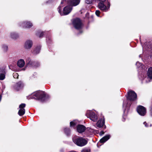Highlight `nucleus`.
I'll return each instance as SVG.
<instances>
[{"label": "nucleus", "instance_id": "nucleus-1", "mask_svg": "<svg viewBox=\"0 0 152 152\" xmlns=\"http://www.w3.org/2000/svg\"><path fill=\"white\" fill-rule=\"evenodd\" d=\"M48 96L42 91H37L34 92L30 96H28V99H34L43 102L45 101L48 98Z\"/></svg>", "mask_w": 152, "mask_h": 152}, {"label": "nucleus", "instance_id": "nucleus-2", "mask_svg": "<svg viewBox=\"0 0 152 152\" xmlns=\"http://www.w3.org/2000/svg\"><path fill=\"white\" fill-rule=\"evenodd\" d=\"M72 139L74 143L80 147L83 146L87 144L88 143V141L86 140L81 137H76L73 138Z\"/></svg>", "mask_w": 152, "mask_h": 152}, {"label": "nucleus", "instance_id": "nucleus-3", "mask_svg": "<svg viewBox=\"0 0 152 152\" xmlns=\"http://www.w3.org/2000/svg\"><path fill=\"white\" fill-rule=\"evenodd\" d=\"M66 3H65L61 4V3L58 8V12L61 15H66L68 14L72 10V6L70 5L69 6L67 5L64 8L63 10V13H62L61 10V8L63 6V4H65Z\"/></svg>", "mask_w": 152, "mask_h": 152}, {"label": "nucleus", "instance_id": "nucleus-4", "mask_svg": "<svg viewBox=\"0 0 152 152\" xmlns=\"http://www.w3.org/2000/svg\"><path fill=\"white\" fill-rule=\"evenodd\" d=\"M77 132L79 133H83L84 132L85 130H86V132H90V133L97 132V131L95 130L90 128H87L86 129V127L82 125H79L77 126Z\"/></svg>", "mask_w": 152, "mask_h": 152}, {"label": "nucleus", "instance_id": "nucleus-5", "mask_svg": "<svg viewBox=\"0 0 152 152\" xmlns=\"http://www.w3.org/2000/svg\"><path fill=\"white\" fill-rule=\"evenodd\" d=\"M86 115L88 118H89L93 121H96L98 117L97 115L95 113L92 111H87L86 112Z\"/></svg>", "mask_w": 152, "mask_h": 152}, {"label": "nucleus", "instance_id": "nucleus-6", "mask_svg": "<svg viewBox=\"0 0 152 152\" xmlns=\"http://www.w3.org/2000/svg\"><path fill=\"white\" fill-rule=\"evenodd\" d=\"M80 0H63L61 1V4L66 3L68 5L75 6L78 5L80 3Z\"/></svg>", "mask_w": 152, "mask_h": 152}, {"label": "nucleus", "instance_id": "nucleus-7", "mask_svg": "<svg viewBox=\"0 0 152 152\" xmlns=\"http://www.w3.org/2000/svg\"><path fill=\"white\" fill-rule=\"evenodd\" d=\"M72 23L75 28L77 29H80L82 27V23L79 18H77L74 19L73 20Z\"/></svg>", "mask_w": 152, "mask_h": 152}, {"label": "nucleus", "instance_id": "nucleus-8", "mask_svg": "<svg viewBox=\"0 0 152 152\" xmlns=\"http://www.w3.org/2000/svg\"><path fill=\"white\" fill-rule=\"evenodd\" d=\"M137 95L133 91H130L128 92L127 99L130 101H134L137 99Z\"/></svg>", "mask_w": 152, "mask_h": 152}, {"label": "nucleus", "instance_id": "nucleus-9", "mask_svg": "<svg viewBox=\"0 0 152 152\" xmlns=\"http://www.w3.org/2000/svg\"><path fill=\"white\" fill-rule=\"evenodd\" d=\"M137 111L138 113L141 116L145 115L146 113V109L144 107L140 105L137 108Z\"/></svg>", "mask_w": 152, "mask_h": 152}, {"label": "nucleus", "instance_id": "nucleus-10", "mask_svg": "<svg viewBox=\"0 0 152 152\" xmlns=\"http://www.w3.org/2000/svg\"><path fill=\"white\" fill-rule=\"evenodd\" d=\"M26 104H22L20 105L19 107L20 109L18 112V114L20 116H22L25 114V110L24 108Z\"/></svg>", "mask_w": 152, "mask_h": 152}, {"label": "nucleus", "instance_id": "nucleus-11", "mask_svg": "<svg viewBox=\"0 0 152 152\" xmlns=\"http://www.w3.org/2000/svg\"><path fill=\"white\" fill-rule=\"evenodd\" d=\"M20 25L23 28H30L32 26V24L30 22L25 21L20 23Z\"/></svg>", "mask_w": 152, "mask_h": 152}, {"label": "nucleus", "instance_id": "nucleus-12", "mask_svg": "<svg viewBox=\"0 0 152 152\" xmlns=\"http://www.w3.org/2000/svg\"><path fill=\"white\" fill-rule=\"evenodd\" d=\"M33 42L32 41L28 40H27L25 42L24 47L26 49H29L32 46Z\"/></svg>", "mask_w": 152, "mask_h": 152}, {"label": "nucleus", "instance_id": "nucleus-13", "mask_svg": "<svg viewBox=\"0 0 152 152\" xmlns=\"http://www.w3.org/2000/svg\"><path fill=\"white\" fill-rule=\"evenodd\" d=\"M98 7L100 10L103 11H106L108 10V9L104 3L99 2L98 4Z\"/></svg>", "mask_w": 152, "mask_h": 152}, {"label": "nucleus", "instance_id": "nucleus-14", "mask_svg": "<svg viewBox=\"0 0 152 152\" xmlns=\"http://www.w3.org/2000/svg\"><path fill=\"white\" fill-rule=\"evenodd\" d=\"M104 118H101L99 119L97 123V127L101 128L104 125Z\"/></svg>", "mask_w": 152, "mask_h": 152}, {"label": "nucleus", "instance_id": "nucleus-15", "mask_svg": "<svg viewBox=\"0 0 152 152\" xmlns=\"http://www.w3.org/2000/svg\"><path fill=\"white\" fill-rule=\"evenodd\" d=\"M110 135L109 134L104 136L100 140L99 142L102 143L110 139Z\"/></svg>", "mask_w": 152, "mask_h": 152}, {"label": "nucleus", "instance_id": "nucleus-16", "mask_svg": "<svg viewBox=\"0 0 152 152\" xmlns=\"http://www.w3.org/2000/svg\"><path fill=\"white\" fill-rule=\"evenodd\" d=\"M25 64V62L24 60L23 59H20L18 60L17 62L18 66L20 68L23 67Z\"/></svg>", "mask_w": 152, "mask_h": 152}, {"label": "nucleus", "instance_id": "nucleus-17", "mask_svg": "<svg viewBox=\"0 0 152 152\" xmlns=\"http://www.w3.org/2000/svg\"><path fill=\"white\" fill-rule=\"evenodd\" d=\"M23 86V82L20 81L16 85L15 87L16 90H18Z\"/></svg>", "mask_w": 152, "mask_h": 152}, {"label": "nucleus", "instance_id": "nucleus-18", "mask_svg": "<svg viewBox=\"0 0 152 152\" xmlns=\"http://www.w3.org/2000/svg\"><path fill=\"white\" fill-rule=\"evenodd\" d=\"M26 64L27 65L33 66V65H34V66L36 67H38L39 65V64L38 63L36 62H33L31 61H29L28 62H27Z\"/></svg>", "mask_w": 152, "mask_h": 152}, {"label": "nucleus", "instance_id": "nucleus-19", "mask_svg": "<svg viewBox=\"0 0 152 152\" xmlns=\"http://www.w3.org/2000/svg\"><path fill=\"white\" fill-rule=\"evenodd\" d=\"M148 76L150 79H152V67H150L148 71Z\"/></svg>", "mask_w": 152, "mask_h": 152}, {"label": "nucleus", "instance_id": "nucleus-20", "mask_svg": "<svg viewBox=\"0 0 152 152\" xmlns=\"http://www.w3.org/2000/svg\"><path fill=\"white\" fill-rule=\"evenodd\" d=\"M41 49V47L40 46H38L34 49L33 51V53L34 54H37L39 53Z\"/></svg>", "mask_w": 152, "mask_h": 152}, {"label": "nucleus", "instance_id": "nucleus-21", "mask_svg": "<svg viewBox=\"0 0 152 152\" xmlns=\"http://www.w3.org/2000/svg\"><path fill=\"white\" fill-rule=\"evenodd\" d=\"M10 36L12 39H16L18 37V34L15 32L11 33L10 34Z\"/></svg>", "mask_w": 152, "mask_h": 152}, {"label": "nucleus", "instance_id": "nucleus-22", "mask_svg": "<svg viewBox=\"0 0 152 152\" xmlns=\"http://www.w3.org/2000/svg\"><path fill=\"white\" fill-rule=\"evenodd\" d=\"M1 70L0 69V80H3L5 78V75L4 74H1Z\"/></svg>", "mask_w": 152, "mask_h": 152}, {"label": "nucleus", "instance_id": "nucleus-23", "mask_svg": "<svg viewBox=\"0 0 152 152\" xmlns=\"http://www.w3.org/2000/svg\"><path fill=\"white\" fill-rule=\"evenodd\" d=\"M70 126L71 127H74L76 125V123L75 122V121H73L70 122Z\"/></svg>", "mask_w": 152, "mask_h": 152}, {"label": "nucleus", "instance_id": "nucleus-24", "mask_svg": "<svg viewBox=\"0 0 152 152\" xmlns=\"http://www.w3.org/2000/svg\"><path fill=\"white\" fill-rule=\"evenodd\" d=\"M2 48L4 51H6L8 49V47L6 45H2Z\"/></svg>", "mask_w": 152, "mask_h": 152}, {"label": "nucleus", "instance_id": "nucleus-25", "mask_svg": "<svg viewBox=\"0 0 152 152\" xmlns=\"http://www.w3.org/2000/svg\"><path fill=\"white\" fill-rule=\"evenodd\" d=\"M81 152H91V150L90 149L85 148L81 150Z\"/></svg>", "mask_w": 152, "mask_h": 152}, {"label": "nucleus", "instance_id": "nucleus-26", "mask_svg": "<svg viewBox=\"0 0 152 152\" xmlns=\"http://www.w3.org/2000/svg\"><path fill=\"white\" fill-rule=\"evenodd\" d=\"M143 124L146 127H149V126H151V124H150V125L148 123H147L146 122H144L143 123Z\"/></svg>", "mask_w": 152, "mask_h": 152}, {"label": "nucleus", "instance_id": "nucleus-27", "mask_svg": "<svg viewBox=\"0 0 152 152\" xmlns=\"http://www.w3.org/2000/svg\"><path fill=\"white\" fill-rule=\"evenodd\" d=\"M13 77L15 78H17L18 77V74L16 73H14L13 74Z\"/></svg>", "mask_w": 152, "mask_h": 152}, {"label": "nucleus", "instance_id": "nucleus-28", "mask_svg": "<svg viewBox=\"0 0 152 152\" xmlns=\"http://www.w3.org/2000/svg\"><path fill=\"white\" fill-rule=\"evenodd\" d=\"M93 1V0H86V3L88 4H91Z\"/></svg>", "mask_w": 152, "mask_h": 152}, {"label": "nucleus", "instance_id": "nucleus-29", "mask_svg": "<svg viewBox=\"0 0 152 152\" xmlns=\"http://www.w3.org/2000/svg\"><path fill=\"white\" fill-rule=\"evenodd\" d=\"M64 131L66 132H70V129L69 128H66L64 129Z\"/></svg>", "mask_w": 152, "mask_h": 152}, {"label": "nucleus", "instance_id": "nucleus-30", "mask_svg": "<svg viewBox=\"0 0 152 152\" xmlns=\"http://www.w3.org/2000/svg\"><path fill=\"white\" fill-rule=\"evenodd\" d=\"M136 65L138 67H140L141 66V64L139 62H137L136 63Z\"/></svg>", "mask_w": 152, "mask_h": 152}, {"label": "nucleus", "instance_id": "nucleus-31", "mask_svg": "<svg viewBox=\"0 0 152 152\" xmlns=\"http://www.w3.org/2000/svg\"><path fill=\"white\" fill-rule=\"evenodd\" d=\"M100 13V12L99 10H96V11L95 13H96V15L97 16H99V14Z\"/></svg>", "mask_w": 152, "mask_h": 152}, {"label": "nucleus", "instance_id": "nucleus-32", "mask_svg": "<svg viewBox=\"0 0 152 152\" xmlns=\"http://www.w3.org/2000/svg\"><path fill=\"white\" fill-rule=\"evenodd\" d=\"M100 2L104 3V2L106 1V0H99Z\"/></svg>", "mask_w": 152, "mask_h": 152}, {"label": "nucleus", "instance_id": "nucleus-33", "mask_svg": "<svg viewBox=\"0 0 152 152\" xmlns=\"http://www.w3.org/2000/svg\"><path fill=\"white\" fill-rule=\"evenodd\" d=\"M43 32H42L40 33V34L39 36V37H42L43 36Z\"/></svg>", "mask_w": 152, "mask_h": 152}, {"label": "nucleus", "instance_id": "nucleus-34", "mask_svg": "<svg viewBox=\"0 0 152 152\" xmlns=\"http://www.w3.org/2000/svg\"><path fill=\"white\" fill-rule=\"evenodd\" d=\"M150 110L151 113V115H152V105L151 106V109Z\"/></svg>", "mask_w": 152, "mask_h": 152}, {"label": "nucleus", "instance_id": "nucleus-35", "mask_svg": "<svg viewBox=\"0 0 152 152\" xmlns=\"http://www.w3.org/2000/svg\"><path fill=\"white\" fill-rule=\"evenodd\" d=\"M97 146L98 147H99V146H100L101 145H99V143H98L97 144Z\"/></svg>", "mask_w": 152, "mask_h": 152}, {"label": "nucleus", "instance_id": "nucleus-36", "mask_svg": "<svg viewBox=\"0 0 152 152\" xmlns=\"http://www.w3.org/2000/svg\"><path fill=\"white\" fill-rule=\"evenodd\" d=\"M48 39H49L48 38H47L46 40L48 42Z\"/></svg>", "mask_w": 152, "mask_h": 152}, {"label": "nucleus", "instance_id": "nucleus-37", "mask_svg": "<svg viewBox=\"0 0 152 152\" xmlns=\"http://www.w3.org/2000/svg\"><path fill=\"white\" fill-rule=\"evenodd\" d=\"M99 134V135L100 136H102V135L103 134H101V133H100V134Z\"/></svg>", "mask_w": 152, "mask_h": 152}, {"label": "nucleus", "instance_id": "nucleus-38", "mask_svg": "<svg viewBox=\"0 0 152 152\" xmlns=\"http://www.w3.org/2000/svg\"><path fill=\"white\" fill-rule=\"evenodd\" d=\"M125 106V103L124 102H123V107H124Z\"/></svg>", "mask_w": 152, "mask_h": 152}, {"label": "nucleus", "instance_id": "nucleus-39", "mask_svg": "<svg viewBox=\"0 0 152 152\" xmlns=\"http://www.w3.org/2000/svg\"><path fill=\"white\" fill-rule=\"evenodd\" d=\"M100 133H104V132H103L102 131H101Z\"/></svg>", "mask_w": 152, "mask_h": 152}, {"label": "nucleus", "instance_id": "nucleus-40", "mask_svg": "<svg viewBox=\"0 0 152 152\" xmlns=\"http://www.w3.org/2000/svg\"><path fill=\"white\" fill-rule=\"evenodd\" d=\"M25 68H23V69H22V70H25Z\"/></svg>", "mask_w": 152, "mask_h": 152}, {"label": "nucleus", "instance_id": "nucleus-41", "mask_svg": "<svg viewBox=\"0 0 152 152\" xmlns=\"http://www.w3.org/2000/svg\"><path fill=\"white\" fill-rule=\"evenodd\" d=\"M91 134V135H93V133H92V134Z\"/></svg>", "mask_w": 152, "mask_h": 152}]
</instances>
